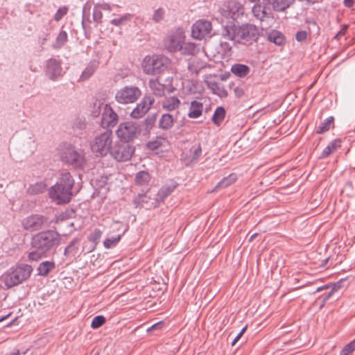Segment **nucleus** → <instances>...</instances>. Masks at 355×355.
Segmentation results:
<instances>
[{
  "label": "nucleus",
  "instance_id": "obj_61",
  "mask_svg": "<svg viewBox=\"0 0 355 355\" xmlns=\"http://www.w3.org/2000/svg\"><path fill=\"white\" fill-rule=\"evenodd\" d=\"M347 26L345 25L342 29L336 34L335 36L336 38H338L339 37H341L345 34V32L347 31Z\"/></svg>",
  "mask_w": 355,
  "mask_h": 355
},
{
  "label": "nucleus",
  "instance_id": "obj_44",
  "mask_svg": "<svg viewBox=\"0 0 355 355\" xmlns=\"http://www.w3.org/2000/svg\"><path fill=\"white\" fill-rule=\"evenodd\" d=\"M104 105L103 103H101L100 101H96L94 104L93 107L91 110V114L93 117H97L99 116L101 112V107H104Z\"/></svg>",
  "mask_w": 355,
  "mask_h": 355
},
{
  "label": "nucleus",
  "instance_id": "obj_13",
  "mask_svg": "<svg viewBox=\"0 0 355 355\" xmlns=\"http://www.w3.org/2000/svg\"><path fill=\"white\" fill-rule=\"evenodd\" d=\"M46 221L47 219L44 216L33 214L24 218L21 224L24 230L34 232L41 230Z\"/></svg>",
  "mask_w": 355,
  "mask_h": 355
},
{
  "label": "nucleus",
  "instance_id": "obj_38",
  "mask_svg": "<svg viewBox=\"0 0 355 355\" xmlns=\"http://www.w3.org/2000/svg\"><path fill=\"white\" fill-rule=\"evenodd\" d=\"M132 19V15L129 13H125L119 17L114 18L110 21V23L115 26H120L124 25L128 21Z\"/></svg>",
  "mask_w": 355,
  "mask_h": 355
},
{
  "label": "nucleus",
  "instance_id": "obj_53",
  "mask_svg": "<svg viewBox=\"0 0 355 355\" xmlns=\"http://www.w3.org/2000/svg\"><path fill=\"white\" fill-rule=\"evenodd\" d=\"M155 120H156L155 115L148 116L145 119V121H144L146 123V128H150L153 126V125L154 124V123L155 122Z\"/></svg>",
  "mask_w": 355,
  "mask_h": 355
},
{
  "label": "nucleus",
  "instance_id": "obj_32",
  "mask_svg": "<svg viewBox=\"0 0 355 355\" xmlns=\"http://www.w3.org/2000/svg\"><path fill=\"white\" fill-rule=\"evenodd\" d=\"M236 180V174L232 173L229 175L227 177L224 178L220 182H219L218 184L216 186L215 190L225 188L235 182Z\"/></svg>",
  "mask_w": 355,
  "mask_h": 355
},
{
  "label": "nucleus",
  "instance_id": "obj_18",
  "mask_svg": "<svg viewBox=\"0 0 355 355\" xmlns=\"http://www.w3.org/2000/svg\"><path fill=\"white\" fill-rule=\"evenodd\" d=\"M73 134L76 137L82 136L87 127V122L85 117H76L71 122Z\"/></svg>",
  "mask_w": 355,
  "mask_h": 355
},
{
  "label": "nucleus",
  "instance_id": "obj_40",
  "mask_svg": "<svg viewBox=\"0 0 355 355\" xmlns=\"http://www.w3.org/2000/svg\"><path fill=\"white\" fill-rule=\"evenodd\" d=\"M46 189V184L43 182H37L28 189L30 193L33 194H37L43 193Z\"/></svg>",
  "mask_w": 355,
  "mask_h": 355
},
{
  "label": "nucleus",
  "instance_id": "obj_21",
  "mask_svg": "<svg viewBox=\"0 0 355 355\" xmlns=\"http://www.w3.org/2000/svg\"><path fill=\"white\" fill-rule=\"evenodd\" d=\"M199 47L193 42H185L184 41L182 43L181 46L178 51L183 55H195L199 51Z\"/></svg>",
  "mask_w": 355,
  "mask_h": 355
},
{
  "label": "nucleus",
  "instance_id": "obj_43",
  "mask_svg": "<svg viewBox=\"0 0 355 355\" xmlns=\"http://www.w3.org/2000/svg\"><path fill=\"white\" fill-rule=\"evenodd\" d=\"M102 10L100 8V6L98 3L95 4L93 9V19L94 21L97 23H101L103 14Z\"/></svg>",
  "mask_w": 355,
  "mask_h": 355
},
{
  "label": "nucleus",
  "instance_id": "obj_51",
  "mask_svg": "<svg viewBox=\"0 0 355 355\" xmlns=\"http://www.w3.org/2000/svg\"><path fill=\"white\" fill-rule=\"evenodd\" d=\"M162 145V141L159 139L150 141L147 144V147L151 150H155L158 149Z\"/></svg>",
  "mask_w": 355,
  "mask_h": 355
},
{
  "label": "nucleus",
  "instance_id": "obj_6",
  "mask_svg": "<svg viewBox=\"0 0 355 355\" xmlns=\"http://www.w3.org/2000/svg\"><path fill=\"white\" fill-rule=\"evenodd\" d=\"M113 134L111 130H106L96 135L91 144L92 150L96 156L110 154L112 149Z\"/></svg>",
  "mask_w": 355,
  "mask_h": 355
},
{
  "label": "nucleus",
  "instance_id": "obj_30",
  "mask_svg": "<svg viewBox=\"0 0 355 355\" xmlns=\"http://www.w3.org/2000/svg\"><path fill=\"white\" fill-rule=\"evenodd\" d=\"M150 180V174L144 171H139L136 174L135 183L137 185L144 186L147 185Z\"/></svg>",
  "mask_w": 355,
  "mask_h": 355
},
{
  "label": "nucleus",
  "instance_id": "obj_2",
  "mask_svg": "<svg viewBox=\"0 0 355 355\" xmlns=\"http://www.w3.org/2000/svg\"><path fill=\"white\" fill-rule=\"evenodd\" d=\"M74 180L69 172H64L57 182L49 190L50 198L58 205H64L70 202L73 193Z\"/></svg>",
  "mask_w": 355,
  "mask_h": 355
},
{
  "label": "nucleus",
  "instance_id": "obj_7",
  "mask_svg": "<svg viewBox=\"0 0 355 355\" xmlns=\"http://www.w3.org/2000/svg\"><path fill=\"white\" fill-rule=\"evenodd\" d=\"M60 156L62 162L75 168L83 167L85 162L83 151L71 144L64 146Z\"/></svg>",
  "mask_w": 355,
  "mask_h": 355
},
{
  "label": "nucleus",
  "instance_id": "obj_28",
  "mask_svg": "<svg viewBox=\"0 0 355 355\" xmlns=\"http://www.w3.org/2000/svg\"><path fill=\"white\" fill-rule=\"evenodd\" d=\"M325 290L326 292L320 297L321 300L320 307L323 306L326 302L330 299V297L333 295L334 292L336 291L335 287H329L328 286L319 287L317 288V292L322 291Z\"/></svg>",
  "mask_w": 355,
  "mask_h": 355
},
{
  "label": "nucleus",
  "instance_id": "obj_4",
  "mask_svg": "<svg viewBox=\"0 0 355 355\" xmlns=\"http://www.w3.org/2000/svg\"><path fill=\"white\" fill-rule=\"evenodd\" d=\"M171 64V60L162 54H153L145 56L141 62L144 73L158 75L166 71Z\"/></svg>",
  "mask_w": 355,
  "mask_h": 355
},
{
  "label": "nucleus",
  "instance_id": "obj_55",
  "mask_svg": "<svg viewBox=\"0 0 355 355\" xmlns=\"http://www.w3.org/2000/svg\"><path fill=\"white\" fill-rule=\"evenodd\" d=\"M89 23H90L89 19V18L85 19V16L83 15V20H82V26H83V30L85 32L87 31L88 30L89 31L90 30Z\"/></svg>",
  "mask_w": 355,
  "mask_h": 355
},
{
  "label": "nucleus",
  "instance_id": "obj_10",
  "mask_svg": "<svg viewBox=\"0 0 355 355\" xmlns=\"http://www.w3.org/2000/svg\"><path fill=\"white\" fill-rule=\"evenodd\" d=\"M135 148L128 142L115 145L110 153L113 158L119 162H125L129 160L134 152Z\"/></svg>",
  "mask_w": 355,
  "mask_h": 355
},
{
  "label": "nucleus",
  "instance_id": "obj_12",
  "mask_svg": "<svg viewBox=\"0 0 355 355\" xmlns=\"http://www.w3.org/2000/svg\"><path fill=\"white\" fill-rule=\"evenodd\" d=\"M220 12L224 18L236 20L243 16L244 8L240 3L232 1L222 8Z\"/></svg>",
  "mask_w": 355,
  "mask_h": 355
},
{
  "label": "nucleus",
  "instance_id": "obj_31",
  "mask_svg": "<svg viewBox=\"0 0 355 355\" xmlns=\"http://www.w3.org/2000/svg\"><path fill=\"white\" fill-rule=\"evenodd\" d=\"M79 242V239H74L72 240L64 249V255L66 257L69 255L75 256L78 252Z\"/></svg>",
  "mask_w": 355,
  "mask_h": 355
},
{
  "label": "nucleus",
  "instance_id": "obj_29",
  "mask_svg": "<svg viewBox=\"0 0 355 355\" xmlns=\"http://www.w3.org/2000/svg\"><path fill=\"white\" fill-rule=\"evenodd\" d=\"M173 123L174 119L171 114H164L159 119V125L163 130H169L173 127Z\"/></svg>",
  "mask_w": 355,
  "mask_h": 355
},
{
  "label": "nucleus",
  "instance_id": "obj_24",
  "mask_svg": "<svg viewBox=\"0 0 355 355\" xmlns=\"http://www.w3.org/2000/svg\"><path fill=\"white\" fill-rule=\"evenodd\" d=\"M202 103L193 101L191 103L190 111L188 114L189 118L196 119L198 118L202 112Z\"/></svg>",
  "mask_w": 355,
  "mask_h": 355
},
{
  "label": "nucleus",
  "instance_id": "obj_23",
  "mask_svg": "<svg viewBox=\"0 0 355 355\" xmlns=\"http://www.w3.org/2000/svg\"><path fill=\"white\" fill-rule=\"evenodd\" d=\"M55 263L54 261H43L39 265L37 268L38 275L40 276L46 277L49 274L50 272L55 269Z\"/></svg>",
  "mask_w": 355,
  "mask_h": 355
},
{
  "label": "nucleus",
  "instance_id": "obj_63",
  "mask_svg": "<svg viewBox=\"0 0 355 355\" xmlns=\"http://www.w3.org/2000/svg\"><path fill=\"white\" fill-rule=\"evenodd\" d=\"M236 96L241 97L243 94V90H234Z\"/></svg>",
  "mask_w": 355,
  "mask_h": 355
},
{
  "label": "nucleus",
  "instance_id": "obj_58",
  "mask_svg": "<svg viewBox=\"0 0 355 355\" xmlns=\"http://www.w3.org/2000/svg\"><path fill=\"white\" fill-rule=\"evenodd\" d=\"M150 89H159V83L157 79H150L149 81Z\"/></svg>",
  "mask_w": 355,
  "mask_h": 355
},
{
  "label": "nucleus",
  "instance_id": "obj_17",
  "mask_svg": "<svg viewBox=\"0 0 355 355\" xmlns=\"http://www.w3.org/2000/svg\"><path fill=\"white\" fill-rule=\"evenodd\" d=\"M46 75L52 80L60 76L62 73V68L60 61L55 58H50L46 61Z\"/></svg>",
  "mask_w": 355,
  "mask_h": 355
},
{
  "label": "nucleus",
  "instance_id": "obj_22",
  "mask_svg": "<svg viewBox=\"0 0 355 355\" xmlns=\"http://www.w3.org/2000/svg\"><path fill=\"white\" fill-rule=\"evenodd\" d=\"M231 71L237 77L244 78L250 73V69L245 64L236 63L232 65Z\"/></svg>",
  "mask_w": 355,
  "mask_h": 355
},
{
  "label": "nucleus",
  "instance_id": "obj_48",
  "mask_svg": "<svg viewBox=\"0 0 355 355\" xmlns=\"http://www.w3.org/2000/svg\"><path fill=\"white\" fill-rule=\"evenodd\" d=\"M68 10L69 8L66 6L60 7L54 15V20L56 21H60L62 18L67 14Z\"/></svg>",
  "mask_w": 355,
  "mask_h": 355
},
{
  "label": "nucleus",
  "instance_id": "obj_57",
  "mask_svg": "<svg viewBox=\"0 0 355 355\" xmlns=\"http://www.w3.org/2000/svg\"><path fill=\"white\" fill-rule=\"evenodd\" d=\"M99 6H100V8H101V10L103 11H107V12H111L112 11V6L109 4V3H98Z\"/></svg>",
  "mask_w": 355,
  "mask_h": 355
},
{
  "label": "nucleus",
  "instance_id": "obj_59",
  "mask_svg": "<svg viewBox=\"0 0 355 355\" xmlns=\"http://www.w3.org/2000/svg\"><path fill=\"white\" fill-rule=\"evenodd\" d=\"M214 94L219 96L220 98H225L227 96V90H213Z\"/></svg>",
  "mask_w": 355,
  "mask_h": 355
},
{
  "label": "nucleus",
  "instance_id": "obj_11",
  "mask_svg": "<svg viewBox=\"0 0 355 355\" xmlns=\"http://www.w3.org/2000/svg\"><path fill=\"white\" fill-rule=\"evenodd\" d=\"M212 28L211 23L206 19L196 21L191 28V36L197 40H202L210 36Z\"/></svg>",
  "mask_w": 355,
  "mask_h": 355
},
{
  "label": "nucleus",
  "instance_id": "obj_41",
  "mask_svg": "<svg viewBox=\"0 0 355 355\" xmlns=\"http://www.w3.org/2000/svg\"><path fill=\"white\" fill-rule=\"evenodd\" d=\"M150 198L148 196L146 193L139 194L137 197L134 200V203L136 207H144L145 204H147Z\"/></svg>",
  "mask_w": 355,
  "mask_h": 355
},
{
  "label": "nucleus",
  "instance_id": "obj_37",
  "mask_svg": "<svg viewBox=\"0 0 355 355\" xmlns=\"http://www.w3.org/2000/svg\"><path fill=\"white\" fill-rule=\"evenodd\" d=\"M225 116V110L223 107H218L212 116V121L216 125H219L224 119Z\"/></svg>",
  "mask_w": 355,
  "mask_h": 355
},
{
  "label": "nucleus",
  "instance_id": "obj_9",
  "mask_svg": "<svg viewBox=\"0 0 355 355\" xmlns=\"http://www.w3.org/2000/svg\"><path fill=\"white\" fill-rule=\"evenodd\" d=\"M185 40L184 32L180 29H176L170 32L164 40L165 49L171 52L175 53L179 51L182 43Z\"/></svg>",
  "mask_w": 355,
  "mask_h": 355
},
{
  "label": "nucleus",
  "instance_id": "obj_50",
  "mask_svg": "<svg viewBox=\"0 0 355 355\" xmlns=\"http://www.w3.org/2000/svg\"><path fill=\"white\" fill-rule=\"evenodd\" d=\"M130 74V71L127 69H121L116 73L114 78L115 82L122 80L123 78L128 77Z\"/></svg>",
  "mask_w": 355,
  "mask_h": 355
},
{
  "label": "nucleus",
  "instance_id": "obj_33",
  "mask_svg": "<svg viewBox=\"0 0 355 355\" xmlns=\"http://www.w3.org/2000/svg\"><path fill=\"white\" fill-rule=\"evenodd\" d=\"M268 40L277 45H282L285 42L284 35L277 31L271 32L268 36Z\"/></svg>",
  "mask_w": 355,
  "mask_h": 355
},
{
  "label": "nucleus",
  "instance_id": "obj_25",
  "mask_svg": "<svg viewBox=\"0 0 355 355\" xmlns=\"http://www.w3.org/2000/svg\"><path fill=\"white\" fill-rule=\"evenodd\" d=\"M175 188V186L173 187H166L162 188L157 193V197L155 198L156 202L153 207H157L160 202H163L165 198L170 195Z\"/></svg>",
  "mask_w": 355,
  "mask_h": 355
},
{
  "label": "nucleus",
  "instance_id": "obj_46",
  "mask_svg": "<svg viewBox=\"0 0 355 355\" xmlns=\"http://www.w3.org/2000/svg\"><path fill=\"white\" fill-rule=\"evenodd\" d=\"M355 350V338L346 345L340 352V355H349Z\"/></svg>",
  "mask_w": 355,
  "mask_h": 355
},
{
  "label": "nucleus",
  "instance_id": "obj_16",
  "mask_svg": "<svg viewBox=\"0 0 355 355\" xmlns=\"http://www.w3.org/2000/svg\"><path fill=\"white\" fill-rule=\"evenodd\" d=\"M141 94V90H118L115 98L120 103L128 104L135 102Z\"/></svg>",
  "mask_w": 355,
  "mask_h": 355
},
{
  "label": "nucleus",
  "instance_id": "obj_39",
  "mask_svg": "<svg viewBox=\"0 0 355 355\" xmlns=\"http://www.w3.org/2000/svg\"><path fill=\"white\" fill-rule=\"evenodd\" d=\"M252 12L253 15L259 21H263L266 15V12L264 8L259 4H255L252 7Z\"/></svg>",
  "mask_w": 355,
  "mask_h": 355
},
{
  "label": "nucleus",
  "instance_id": "obj_8",
  "mask_svg": "<svg viewBox=\"0 0 355 355\" xmlns=\"http://www.w3.org/2000/svg\"><path fill=\"white\" fill-rule=\"evenodd\" d=\"M116 133L121 141L129 143L140 134L139 125L133 121H125L119 125Z\"/></svg>",
  "mask_w": 355,
  "mask_h": 355
},
{
  "label": "nucleus",
  "instance_id": "obj_54",
  "mask_svg": "<svg viewBox=\"0 0 355 355\" xmlns=\"http://www.w3.org/2000/svg\"><path fill=\"white\" fill-rule=\"evenodd\" d=\"M295 38L298 42H303L307 38V32L305 31H298L296 33Z\"/></svg>",
  "mask_w": 355,
  "mask_h": 355
},
{
  "label": "nucleus",
  "instance_id": "obj_19",
  "mask_svg": "<svg viewBox=\"0 0 355 355\" xmlns=\"http://www.w3.org/2000/svg\"><path fill=\"white\" fill-rule=\"evenodd\" d=\"M202 155V148L200 144L193 145L189 150V155L185 158L187 166H191L198 162Z\"/></svg>",
  "mask_w": 355,
  "mask_h": 355
},
{
  "label": "nucleus",
  "instance_id": "obj_49",
  "mask_svg": "<svg viewBox=\"0 0 355 355\" xmlns=\"http://www.w3.org/2000/svg\"><path fill=\"white\" fill-rule=\"evenodd\" d=\"M165 15V11L163 8H158L154 11L153 15V20L155 23L160 22L164 17Z\"/></svg>",
  "mask_w": 355,
  "mask_h": 355
},
{
  "label": "nucleus",
  "instance_id": "obj_60",
  "mask_svg": "<svg viewBox=\"0 0 355 355\" xmlns=\"http://www.w3.org/2000/svg\"><path fill=\"white\" fill-rule=\"evenodd\" d=\"M163 325H164V322H159L155 323V324L151 326L148 329V331H150L154 330V329H161L163 327Z\"/></svg>",
  "mask_w": 355,
  "mask_h": 355
},
{
  "label": "nucleus",
  "instance_id": "obj_42",
  "mask_svg": "<svg viewBox=\"0 0 355 355\" xmlns=\"http://www.w3.org/2000/svg\"><path fill=\"white\" fill-rule=\"evenodd\" d=\"M121 235H118L115 237L106 239L103 242L104 247L107 249H110L116 246L121 240Z\"/></svg>",
  "mask_w": 355,
  "mask_h": 355
},
{
  "label": "nucleus",
  "instance_id": "obj_36",
  "mask_svg": "<svg viewBox=\"0 0 355 355\" xmlns=\"http://www.w3.org/2000/svg\"><path fill=\"white\" fill-rule=\"evenodd\" d=\"M340 140H334L331 141L322 152L320 158L323 159L327 157L332 153L339 146Z\"/></svg>",
  "mask_w": 355,
  "mask_h": 355
},
{
  "label": "nucleus",
  "instance_id": "obj_14",
  "mask_svg": "<svg viewBox=\"0 0 355 355\" xmlns=\"http://www.w3.org/2000/svg\"><path fill=\"white\" fill-rule=\"evenodd\" d=\"M119 116L113 109L108 105H105L102 112L101 125L103 128H113L118 122Z\"/></svg>",
  "mask_w": 355,
  "mask_h": 355
},
{
  "label": "nucleus",
  "instance_id": "obj_56",
  "mask_svg": "<svg viewBox=\"0 0 355 355\" xmlns=\"http://www.w3.org/2000/svg\"><path fill=\"white\" fill-rule=\"evenodd\" d=\"M247 329V326L244 327L241 331L237 334V336L234 338L232 343V345L234 346L236 345V343L238 342V340L241 338V336L243 335L245 331Z\"/></svg>",
  "mask_w": 355,
  "mask_h": 355
},
{
  "label": "nucleus",
  "instance_id": "obj_62",
  "mask_svg": "<svg viewBox=\"0 0 355 355\" xmlns=\"http://www.w3.org/2000/svg\"><path fill=\"white\" fill-rule=\"evenodd\" d=\"M345 5L347 7H352L354 3V0H344Z\"/></svg>",
  "mask_w": 355,
  "mask_h": 355
},
{
  "label": "nucleus",
  "instance_id": "obj_26",
  "mask_svg": "<svg viewBox=\"0 0 355 355\" xmlns=\"http://www.w3.org/2000/svg\"><path fill=\"white\" fill-rule=\"evenodd\" d=\"M180 104V100L175 96L166 98L163 103L162 107L168 111H172L176 109Z\"/></svg>",
  "mask_w": 355,
  "mask_h": 355
},
{
  "label": "nucleus",
  "instance_id": "obj_52",
  "mask_svg": "<svg viewBox=\"0 0 355 355\" xmlns=\"http://www.w3.org/2000/svg\"><path fill=\"white\" fill-rule=\"evenodd\" d=\"M197 89L198 88V85H197V83H195L193 81L191 82L189 80H184L183 82H182V89Z\"/></svg>",
  "mask_w": 355,
  "mask_h": 355
},
{
  "label": "nucleus",
  "instance_id": "obj_45",
  "mask_svg": "<svg viewBox=\"0 0 355 355\" xmlns=\"http://www.w3.org/2000/svg\"><path fill=\"white\" fill-rule=\"evenodd\" d=\"M105 318L103 315L95 316L92 322L91 327L93 329H98L105 323Z\"/></svg>",
  "mask_w": 355,
  "mask_h": 355
},
{
  "label": "nucleus",
  "instance_id": "obj_34",
  "mask_svg": "<svg viewBox=\"0 0 355 355\" xmlns=\"http://www.w3.org/2000/svg\"><path fill=\"white\" fill-rule=\"evenodd\" d=\"M68 40V35L65 31H60L58 33L55 42L53 45L54 49H60L62 48Z\"/></svg>",
  "mask_w": 355,
  "mask_h": 355
},
{
  "label": "nucleus",
  "instance_id": "obj_27",
  "mask_svg": "<svg viewBox=\"0 0 355 355\" xmlns=\"http://www.w3.org/2000/svg\"><path fill=\"white\" fill-rule=\"evenodd\" d=\"M98 63L96 61H92L89 63L85 70L82 72L80 80L84 81L88 79L98 68Z\"/></svg>",
  "mask_w": 355,
  "mask_h": 355
},
{
  "label": "nucleus",
  "instance_id": "obj_15",
  "mask_svg": "<svg viewBox=\"0 0 355 355\" xmlns=\"http://www.w3.org/2000/svg\"><path fill=\"white\" fill-rule=\"evenodd\" d=\"M154 101L155 99L153 96H145L132 111L130 116L137 119L143 117L150 110Z\"/></svg>",
  "mask_w": 355,
  "mask_h": 355
},
{
  "label": "nucleus",
  "instance_id": "obj_35",
  "mask_svg": "<svg viewBox=\"0 0 355 355\" xmlns=\"http://www.w3.org/2000/svg\"><path fill=\"white\" fill-rule=\"evenodd\" d=\"M334 118L333 116H329L324 121L321 122L320 125L318 127L316 130L317 134H323L324 132L328 131L331 126L334 125Z\"/></svg>",
  "mask_w": 355,
  "mask_h": 355
},
{
  "label": "nucleus",
  "instance_id": "obj_47",
  "mask_svg": "<svg viewBox=\"0 0 355 355\" xmlns=\"http://www.w3.org/2000/svg\"><path fill=\"white\" fill-rule=\"evenodd\" d=\"M102 231L98 229H95L94 232L89 234L88 239L90 241L96 245L102 236Z\"/></svg>",
  "mask_w": 355,
  "mask_h": 355
},
{
  "label": "nucleus",
  "instance_id": "obj_64",
  "mask_svg": "<svg viewBox=\"0 0 355 355\" xmlns=\"http://www.w3.org/2000/svg\"><path fill=\"white\" fill-rule=\"evenodd\" d=\"M19 354H20L19 351L18 349H15L12 352H11L10 353L7 354L6 355H19Z\"/></svg>",
  "mask_w": 355,
  "mask_h": 355
},
{
  "label": "nucleus",
  "instance_id": "obj_20",
  "mask_svg": "<svg viewBox=\"0 0 355 355\" xmlns=\"http://www.w3.org/2000/svg\"><path fill=\"white\" fill-rule=\"evenodd\" d=\"M266 3L276 12H282L288 8L294 0H264Z\"/></svg>",
  "mask_w": 355,
  "mask_h": 355
},
{
  "label": "nucleus",
  "instance_id": "obj_1",
  "mask_svg": "<svg viewBox=\"0 0 355 355\" xmlns=\"http://www.w3.org/2000/svg\"><path fill=\"white\" fill-rule=\"evenodd\" d=\"M60 234L53 230H46L35 235L31 245L34 250L28 254L30 261H37L47 256V253L59 245Z\"/></svg>",
  "mask_w": 355,
  "mask_h": 355
},
{
  "label": "nucleus",
  "instance_id": "obj_5",
  "mask_svg": "<svg viewBox=\"0 0 355 355\" xmlns=\"http://www.w3.org/2000/svg\"><path fill=\"white\" fill-rule=\"evenodd\" d=\"M33 272L28 264H20L10 268L2 275V281L8 288L17 286L26 281Z\"/></svg>",
  "mask_w": 355,
  "mask_h": 355
},
{
  "label": "nucleus",
  "instance_id": "obj_3",
  "mask_svg": "<svg viewBox=\"0 0 355 355\" xmlns=\"http://www.w3.org/2000/svg\"><path fill=\"white\" fill-rule=\"evenodd\" d=\"M223 35L227 39L236 42L252 43L257 40L259 31L252 24H245L241 26L233 24L225 26Z\"/></svg>",
  "mask_w": 355,
  "mask_h": 355
}]
</instances>
